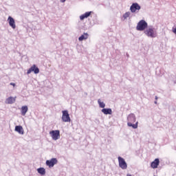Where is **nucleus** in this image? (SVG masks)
<instances>
[{
  "mask_svg": "<svg viewBox=\"0 0 176 176\" xmlns=\"http://www.w3.org/2000/svg\"><path fill=\"white\" fill-rule=\"evenodd\" d=\"M130 14H131V13L130 12H125L122 15V20H123V21H124V20H126V19H129V17H130Z\"/></svg>",
  "mask_w": 176,
  "mask_h": 176,
  "instance_id": "obj_19",
  "label": "nucleus"
},
{
  "mask_svg": "<svg viewBox=\"0 0 176 176\" xmlns=\"http://www.w3.org/2000/svg\"><path fill=\"white\" fill-rule=\"evenodd\" d=\"M37 171L38 174H41V175H45L46 174V170L45 168H38Z\"/></svg>",
  "mask_w": 176,
  "mask_h": 176,
  "instance_id": "obj_18",
  "label": "nucleus"
},
{
  "mask_svg": "<svg viewBox=\"0 0 176 176\" xmlns=\"http://www.w3.org/2000/svg\"><path fill=\"white\" fill-rule=\"evenodd\" d=\"M144 34L148 38H157V30L153 26H151L144 30Z\"/></svg>",
  "mask_w": 176,
  "mask_h": 176,
  "instance_id": "obj_2",
  "label": "nucleus"
},
{
  "mask_svg": "<svg viewBox=\"0 0 176 176\" xmlns=\"http://www.w3.org/2000/svg\"><path fill=\"white\" fill-rule=\"evenodd\" d=\"M130 10L131 13H138L141 10V6L138 3H133L130 7Z\"/></svg>",
  "mask_w": 176,
  "mask_h": 176,
  "instance_id": "obj_5",
  "label": "nucleus"
},
{
  "mask_svg": "<svg viewBox=\"0 0 176 176\" xmlns=\"http://www.w3.org/2000/svg\"><path fill=\"white\" fill-rule=\"evenodd\" d=\"M60 2H62V3H64V2H65V0H60Z\"/></svg>",
  "mask_w": 176,
  "mask_h": 176,
  "instance_id": "obj_23",
  "label": "nucleus"
},
{
  "mask_svg": "<svg viewBox=\"0 0 176 176\" xmlns=\"http://www.w3.org/2000/svg\"><path fill=\"white\" fill-rule=\"evenodd\" d=\"M15 131H16V133H19V134H21L22 135L24 134V129L21 125L15 126Z\"/></svg>",
  "mask_w": 176,
  "mask_h": 176,
  "instance_id": "obj_13",
  "label": "nucleus"
},
{
  "mask_svg": "<svg viewBox=\"0 0 176 176\" xmlns=\"http://www.w3.org/2000/svg\"><path fill=\"white\" fill-rule=\"evenodd\" d=\"M8 22L10 27L12 28V30H16V22L14 21V19H13V17L8 16Z\"/></svg>",
  "mask_w": 176,
  "mask_h": 176,
  "instance_id": "obj_10",
  "label": "nucleus"
},
{
  "mask_svg": "<svg viewBox=\"0 0 176 176\" xmlns=\"http://www.w3.org/2000/svg\"><path fill=\"white\" fill-rule=\"evenodd\" d=\"M91 11L87 12L85 14L80 16V20L82 21L85 20V19H87V17H89V16L91 14Z\"/></svg>",
  "mask_w": 176,
  "mask_h": 176,
  "instance_id": "obj_14",
  "label": "nucleus"
},
{
  "mask_svg": "<svg viewBox=\"0 0 176 176\" xmlns=\"http://www.w3.org/2000/svg\"><path fill=\"white\" fill-rule=\"evenodd\" d=\"M146 28H148V23L144 20L140 21L136 26L137 31H145Z\"/></svg>",
  "mask_w": 176,
  "mask_h": 176,
  "instance_id": "obj_3",
  "label": "nucleus"
},
{
  "mask_svg": "<svg viewBox=\"0 0 176 176\" xmlns=\"http://www.w3.org/2000/svg\"><path fill=\"white\" fill-rule=\"evenodd\" d=\"M118 164L119 167L122 168V170H126L127 169V163L122 157H118Z\"/></svg>",
  "mask_w": 176,
  "mask_h": 176,
  "instance_id": "obj_6",
  "label": "nucleus"
},
{
  "mask_svg": "<svg viewBox=\"0 0 176 176\" xmlns=\"http://www.w3.org/2000/svg\"><path fill=\"white\" fill-rule=\"evenodd\" d=\"M154 103H155V104H157V101H155Z\"/></svg>",
  "mask_w": 176,
  "mask_h": 176,
  "instance_id": "obj_24",
  "label": "nucleus"
},
{
  "mask_svg": "<svg viewBox=\"0 0 176 176\" xmlns=\"http://www.w3.org/2000/svg\"><path fill=\"white\" fill-rule=\"evenodd\" d=\"M50 135L54 141H57V140H60V131L58 130L50 131Z\"/></svg>",
  "mask_w": 176,
  "mask_h": 176,
  "instance_id": "obj_4",
  "label": "nucleus"
},
{
  "mask_svg": "<svg viewBox=\"0 0 176 176\" xmlns=\"http://www.w3.org/2000/svg\"><path fill=\"white\" fill-rule=\"evenodd\" d=\"M62 120L63 122H65V123H67L68 122H71V118L69 117V113H68L67 110H64L62 111Z\"/></svg>",
  "mask_w": 176,
  "mask_h": 176,
  "instance_id": "obj_7",
  "label": "nucleus"
},
{
  "mask_svg": "<svg viewBox=\"0 0 176 176\" xmlns=\"http://www.w3.org/2000/svg\"><path fill=\"white\" fill-rule=\"evenodd\" d=\"M28 112V107L27 106H22L21 109V113L22 116H25V113Z\"/></svg>",
  "mask_w": 176,
  "mask_h": 176,
  "instance_id": "obj_15",
  "label": "nucleus"
},
{
  "mask_svg": "<svg viewBox=\"0 0 176 176\" xmlns=\"http://www.w3.org/2000/svg\"><path fill=\"white\" fill-rule=\"evenodd\" d=\"M127 176H131V175H130V174H127Z\"/></svg>",
  "mask_w": 176,
  "mask_h": 176,
  "instance_id": "obj_25",
  "label": "nucleus"
},
{
  "mask_svg": "<svg viewBox=\"0 0 176 176\" xmlns=\"http://www.w3.org/2000/svg\"><path fill=\"white\" fill-rule=\"evenodd\" d=\"M10 85L11 86H16V84H14V82H11V83H10Z\"/></svg>",
  "mask_w": 176,
  "mask_h": 176,
  "instance_id": "obj_21",
  "label": "nucleus"
},
{
  "mask_svg": "<svg viewBox=\"0 0 176 176\" xmlns=\"http://www.w3.org/2000/svg\"><path fill=\"white\" fill-rule=\"evenodd\" d=\"M98 104L100 108H105V103H104V102H101V99L98 100Z\"/></svg>",
  "mask_w": 176,
  "mask_h": 176,
  "instance_id": "obj_20",
  "label": "nucleus"
},
{
  "mask_svg": "<svg viewBox=\"0 0 176 176\" xmlns=\"http://www.w3.org/2000/svg\"><path fill=\"white\" fill-rule=\"evenodd\" d=\"M101 111L102 112V113H104V115H112V109H102L101 110Z\"/></svg>",
  "mask_w": 176,
  "mask_h": 176,
  "instance_id": "obj_16",
  "label": "nucleus"
},
{
  "mask_svg": "<svg viewBox=\"0 0 176 176\" xmlns=\"http://www.w3.org/2000/svg\"><path fill=\"white\" fill-rule=\"evenodd\" d=\"M58 161L56 158H52L51 160H47L45 164L51 168V167H54L55 164H57Z\"/></svg>",
  "mask_w": 176,
  "mask_h": 176,
  "instance_id": "obj_9",
  "label": "nucleus"
},
{
  "mask_svg": "<svg viewBox=\"0 0 176 176\" xmlns=\"http://www.w3.org/2000/svg\"><path fill=\"white\" fill-rule=\"evenodd\" d=\"M135 120H137V118L135 117V113H130L128 116H127V126L129 127H132L133 129H138V122H135ZM133 123H135V124H133Z\"/></svg>",
  "mask_w": 176,
  "mask_h": 176,
  "instance_id": "obj_1",
  "label": "nucleus"
},
{
  "mask_svg": "<svg viewBox=\"0 0 176 176\" xmlns=\"http://www.w3.org/2000/svg\"><path fill=\"white\" fill-rule=\"evenodd\" d=\"M155 100H157V96H155Z\"/></svg>",
  "mask_w": 176,
  "mask_h": 176,
  "instance_id": "obj_26",
  "label": "nucleus"
},
{
  "mask_svg": "<svg viewBox=\"0 0 176 176\" xmlns=\"http://www.w3.org/2000/svg\"><path fill=\"white\" fill-rule=\"evenodd\" d=\"M159 164H160V160L159 158H156L153 162H151V168H157Z\"/></svg>",
  "mask_w": 176,
  "mask_h": 176,
  "instance_id": "obj_11",
  "label": "nucleus"
},
{
  "mask_svg": "<svg viewBox=\"0 0 176 176\" xmlns=\"http://www.w3.org/2000/svg\"><path fill=\"white\" fill-rule=\"evenodd\" d=\"M173 32L174 34H175V35H176V28H175V29L173 30Z\"/></svg>",
  "mask_w": 176,
  "mask_h": 176,
  "instance_id": "obj_22",
  "label": "nucleus"
},
{
  "mask_svg": "<svg viewBox=\"0 0 176 176\" xmlns=\"http://www.w3.org/2000/svg\"><path fill=\"white\" fill-rule=\"evenodd\" d=\"M31 72H34V74H38L39 73V68L36 67V65H33L27 72V74L30 75Z\"/></svg>",
  "mask_w": 176,
  "mask_h": 176,
  "instance_id": "obj_8",
  "label": "nucleus"
},
{
  "mask_svg": "<svg viewBox=\"0 0 176 176\" xmlns=\"http://www.w3.org/2000/svg\"><path fill=\"white\" fill-rule=\"evenodd\" d=\"M16 97H9L6 100V104H14L16 102Z\"/></svg>",
  "mask_w": 176,
  "mask_h": 176,
  "instance_id": "obj_12",
  "label": "nucleus"
},
{
  "mask_svg": "<svg viewBox=\"0 0 176 176\" xmlns=\"http://www.w3.org/2000/svg\"><path fill=\"white\" fill-rule=\"evenodd\" d=\"M89 38V34L87 33H84L82 35H81L79 38H78V41L80 42H82V41H85L86 39H87Z\"/></svg>",
  "mask_w": 176,
  "mask_h": 176,
  "instance_id": "obj_17",
  "label": "nucleus"
}]
</instances>
